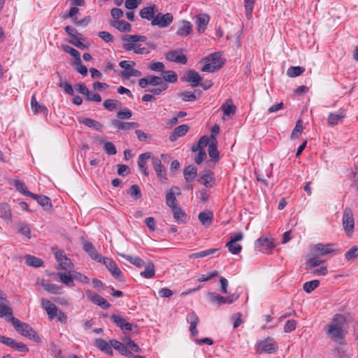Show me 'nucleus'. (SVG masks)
Wrapping results in <instances>:
<instances>
[{
    "label": "nucleus",
    "instance_id": "c9c22d12",
    "mask_svg": "<svg viewBox=\"0 0 358 358\" xmlns=\"http://www.w3.org/2000/svg\"><path fill=\"white\" fill-rule=\"evenodd\" d=\"M41 285L47 292L51 294H59L61 292L60 287L50 282L48 280H42Z\"/></svg>",
    "mask_w": 358,
    "mask_h": 358
},
{
    "label": "nucleus",
    "instance_id": "cd10ccee",
    "mask_svg": "<svg viewBox=\"0 0 358 358\" xmlns=\"http://www.w3.org/2000/svg\"><path fill=\"white\" fill-rule=\"evenodd\" d=\"M57 276L60 281L66 286L69 287L75 286L72 271H66L64 273H57Z\"/></svg>",
    "mask_w": 358,
    "mask_h": 358
},
{
    "label": "nucleus",
    "instance_id": "412c9836",
    "mask_svg": "<svg viewBox=\"0 0 358 358\" xmlns=\"http://www.w3.org/2000/svg\"><path fill=\"white\" fill-rule=\"evenodd\" d=\"M111 123L118 130H131L139 127V124L136 122H123L117 120H113Z\"/></svg>",
    "mask_w": 358,
    "mask_h": 358
},
{
    "label": "nucleus",
    "instance_id": "473e14b6",
    "mask_svg": "<svg viewBox=\"0 0 358 358\" xmlns=\"http://www.w3.org/2000/svg\"><path fill=\"white\" fill-rule=\"evenodd\" d=\"M110 343L112 348H113L115 350H117L121 355L129 356L130 355V352L127 350L124 342L122 343L117 340L112 339L110 340Z\"/></svg>",
    "mask_w": 358,
    "mask_h": 358
},
{
    "label": "nucleus",
    "instance_id": "0e129e2a",
    "mask_svg": "<svg viewBox=\"0 0 358 358\" xmlns=\"http://www.w3.org/2000/svg\"><path fill=\"white\" fill-rule=\"evenodd\" d=\"M210 296L211 301L213 303H217V305L220 306L225 303L224 297L220 296V294L215 293V292H210L208 294Z\"/></svg>",
    "mask_w": 358,
    "mask_h": 358
},
{
    "label": "nucleus",
    "instance_id": "bb28decb",
    "mask_svg": "<svg viewBox=\"0 0 358 358\" xmlns=\"http://www.w3.org/2000/svg\"><path fill=\"white\" fill-rule=\"evenodd\" d=\"M313 251L317 252L320 255L324 256L334 251V245L331 243H317L314 246Z\"/></svg>",
    "mask_w": 358,
    "mask_h": 358
},
{
    "label": "nucleus",
    "instance_id": "e2e57ef3",
    "mask_svg": "<svg viewBox=\"0 0 358 358\" xmlns=\"http://www.w3.org/2000/svg\"><path fill=\"white\" fill-rule=\"evenodd\" d=\"M73 65L76 66V71L80 73L82 76H85L87 75V69L85 65L82 64L81 59L78 61H74Z\"/></svg>",
    "mask_w": 358,
    "mask_h": 358
},
{
    "label": "nucleus",
    "instance_id": "5fc2aeb1",
    "mask_svg": "<svg viewBox=\"0 0 358 358\" xmlns=\"http://www.w3.org/2000/svg\"><path fill=\"white\" fill-rule=\"evenodd\" d=\"M255 0H244L246 17L250 20L252 17V13Z\"/></svg>",
    "mask_w": 358,
    "mask_h": 358
},
{
    "label": "nucleus",
    "instance_id": "ddd939ff",
    "mask_svg": "<svg viewBox=\"0 0 358 358\" xmlns=\"http://www.w3.org/2000/svg\"><path fill=\"white\" fill-rule=\"evenodd\" d=\"M182 80L192 83L193 87L199 86L201 80L200 75L194 70H189L182 78Z\"/></svg>",
    "mask_w": 358,
    "mask_h": 358
},
{
    "label": "nucleus",
    "instance_id": "f704fd0d",
    "mask_svg": "<svg viewBox=\"0 0 358 358\" xmlns=\"http://www.w3.org/2000/svg\"><path fill=\"white\" fill-rule=\"evenodd\" d=\"M201 93L200 90H194V92L185 91L180 93L179 96L183 101H194L199 97Z\"/></svg>",
    "mask_w": 358,
    "mask_h": 358
},
{
    "label": "nucleus",
    "instance_id": "20e7f679",
    "mask_svg": "<svg viewBox=\"0 0 358 358\" xmlns=\"http://www.w3.org/2000/svg\"><path fill=\"white\" fill-rule=\"evenodd\" d=\"M342 224L347 236L350 237L354 232L355 220L350 208L346 207L343 210Z\"/></svg>",
    "mask_w": 358,
    "mask_h": 358
},
{
    "label": "nucleus",
    "instance_id": "6e6552de",
    "mask_svg": "<svg viewBox=\"0 0 358 358\" xmlns=\"http://www.w3.org/2000/svg\"><path fill=\"white\" fill-rule=\"evenodd\" d=\"M55 255L61 269L65 271L73 270L74 267L73 264L71 262V259L66 256L63 251H57L55 252Z\"/></svg>",
    "mask_w": 358,
    "mask_h": 358
},
{
    "label": "nucleus",
    "instance_id": "49530a36",
    "mask_svg": "<svg viewBox=\"0 0 358 358\" xmlns=\"http://www.w3.org/2000/svg\"><path fill=\"white\" fill-rule=\"evenodd\" d=\"M164 82L174 83L178 80V76L173 71H163V78Z\"/></svg>",
    "mask_w": 358,
    "mask_h": 358
},
{
    "label": "nucleus",
    "instance_id": "6ab92c4d",
    "mask_svg": "<svg viewBox=\"0 0 358 358\" xmlns=\"http://www.w3.org/2000/svg\"><path fill=\"white\" fill-rule=\"evenodd\" d=\"M189 129V127L187 124H181L176 127L169 136V140L171 142L176 141L178 137L185 136L188 132Z\"/></svg>",
    "mask_w": 358,
    "mask_h": 358
},
{
    "label": "nucleus",
    "instance_id": "c85d7f7f",
    "mask_svg": "<svg viewBox=\"0 0 358 358\" xmlns=\"http://www.w3.org/2000/svg\"><path fill=\"white\" fill-rule=\"evenodd\" d=\"M78 122L99 131H102L103 128V125L101 123L91 118L81 117L78 119Z\"/></svg>",
    "mask_w": 358,
    "mask_h": 358
},
{
    "label": "nucleus",
    "instance_id": "f03ea898",
    "mask_svg": "<svg viewBox=\"0 0 358 358\" xmlns=\"http://www.w3.org/2000/svg\"><path fill=\"white\" fill-rule=\"evenodd\" d=\"M201 62L205 63L201 68L203 72L213 73L222 67L225 59L222 57L221 52H215L203 58Z\"/></svg>",
    "mask_w": 358,
    "mask_h": 358
},
{
    "label": "nucleus",
    "instance_id": "f257e3e1",
    "mask_svg": "<svg viewBox=\"0 0 358 358\" xmlns=\"http://www.w3.org/2000/svg\"><path fill=\"white\" fill-rule=\"evenodd\" d=\"M345 318L341 314L334 315L331 322L327 327V335L331 340L342 343L343 341V324Z\"/></svg>",
    "mask_w": 358,
    "mask_h": 358
},
{
    "label": "nucleus",
    "instance_id": "423d86ee",
    "mask_svg": "<svg viewBox=\"0 0 358 358\" xmlns=\"http://www.w3.org/2000/svg\"><path fill=\"white\" fill-rule=\"evenodd\" d=\"M173 16L171 13H167L163 14L158 13L155 17L152 19L151 24L152 26H158L159 28H166L173 22Z\"/></svg>",
    "mask_w": 358,
    "mask_h": 358
},
{
    "label": "nucleus",
    "instance_id": "09e8293b",
    "mask_svg": "<svg viewBox=\"0 0 358 358\" xmlns=\"http://www.w3.org/2000/svg\"><path fill=\"white\" fill-rule=\"evenodd\" d=\"M171 209L173 211L174 219L176 220L178 222H183L185 221L186 215L182 210V209L178 206L173 208Z\"/></svg>",
    "mask_w": 358,
    "mask_h": 358
},
{
    "label": "nucleus",
    "instance_id": "e433bc0d",
    "mask_svg": "<svg viewBox=\"0 0 358 358\" xmlns=\"http://www.w3.org/2000/svg\"><path fill=\"white\" fill-rule=\"evenodd\" d=\"M111 25L121 32H129L131 29V24L124 20H115Z\"/></svg>",
    "mask_w": 358,
    "mask_h": 358
},
{
    "label": "nucleus",
    "instance_id": "4d7b16f0",
    "mask_svg": "<svg viewBox=\"0 0 358 358\" xmlns=\"http://www.w3.org/2000/svg\"><path fill=\"white\" fill-rule=\"evenodd\" d=\"M124 342L126 344V347L127 348V350H129V352H140L141 349L139 348L138 345L135 343L134 341H132L129 338H127L124 340Z\"/></svg>",
    "mask_w": 358,
    "mask_h": 358
},
{
    "label": "nucleus",
    "instance_id": "13d9d810",
    "mask_svg": "<svg viewBox=\"0 0 358 358\" xmlns=\"http://www.w3.org/2000/svg\"><path fill=\"white\" fill-rule=\"evenodd\" d=\"M149 83L150 85L152 86H160L164 85H167L166 82L164 81V79L162 77L156 76H148Z\"/></svg>",
    "mask_w": 358,
    "mask_h": 358
},
{
    "label": "nucleus",
    "instance_id": "bf43d9fd",
    "mask_svg": "<svg viewBox=\"0 0 358 358\" xmlns=\"http://www.w3.org/2000/svg\"><path fill=\"white\" fill-rule=\"evenodd\" d=\"M358 257V246L355 245L352 247L345 254V258L347 261H350Z\"/></svg>",
    "mask_w": 358,
    "mask_h": 358
},
{
    "label": "nucleus",
    "instance_id": "774afa93",
    "mask_svg": "<svg viewBox=\"0 0 358 358\" xmlns=\"http://www.w3.org/2000/svg\"><path fill=\"white\" fill-rule=\"evenodd\" d=\"M59 87H62L64 91L69 95L73 96L74 91L71 85L67 82L60 81L58 84Z\"/></svg>",
    "mask_w": 358,
    "mask_h": 358
},
{
    "label": "nucleus",
    "instance_id": "f8f14e48",
    "mask_svg": "<svg viewBox=\"0 0 358 358\" xmlns=\"http://www.w3.org/2000/svg\"><path fill=\"white\" fill-rule=\"evenodd\" d=\"M166 59L170 62L185 64L187 62V57L182 53L181 50H171L166 54Z\"/></svg>",
    "mask_w": 358,
    "mask_h": 358
},
{
    "label": "nucleus",
    "instance_id": "1a4fd4ad",
    "mask_svg": "<svg viewBox=\"0 0 358 358\" xmlns=\"http://www.w3.org/2000/svg\"><path fill=\"white\" fill-rule=\"evenodd\" d=\"M85 294L88 299H90L93 303L100 306L101 308L106 310L110 308V304L101 296L90 289L86 290Z\"/></svg>",
    "mask_w": 358,
    "mask_h": 358
},
{
    "label": "nucleus",
    "instance_id": "dca6fc26",
    "mask_svg": "<svg viewBox=\"0 0 358 358\" xmlns=\"http://www.w3.org/2000/svg\"><path fill=\"white\" fill-rule=\"evenodd\" d=\"M217 141L215 136H210V142L209 143L208 152L209 157L213 162H218L220 159L219 152L217 148Z\"/></svg>",
    "mask_w": 358,
    "mask_h": 358
},
{
    "label": "nucleus",
    "instance_id": "a211bd4d",
    "mask_svg": "<svg viewBox=\"0 0 358 358\" xmlns=\"http://www.w3.org/2000/svg\"><path fill=\"white\" fill-rule=\"evenodd\" d=\"M30 197L36 199L37 203L41 205L45 210H49L52 208L51 200L48 196L33 193L30 194Z\"/></svg>",
    "mask_w": 358,
    "mask_h": 358
},
{
    "label": "nucleus",
    "instance_id": "de8ad7c7",
    "mask_svg": "<svg viewBox=\"0 0 358 358\" xmlns=\"http://www.w3.org/2000/svg\"><path fill=\"white\" fill-rule=\"evenodd\" d=\"M320 285V281L318 280H313L311 281L306 282L303 284V290L307 293L312 292Z\"/></svg>",
    "mask_w": 358,
    "mask_h": 358
},
{
    "label": "nucleus",
    "instance_id": "8fccbe9b",
    "mask_svg": "<svg viewBox=\"0 0 358 358\" xmlns=\"http://www.w3.org/2000/svg\"><path fill=\"white\" fill-rule=\"evenodd\" d=\"M166 205L171 208L177 207V199L174 193L172 192H168L166 194Z\"/></svg>",
    "mask_w": 358,
    "mask_h": 358
},
{
    "label": "nucleus",
    "instance_id": "4be33fe9",
    "mask_svg": "<svg viewBox=\"0 0 358 358\" xmlns=\"http://www.w3.org/2000/svg\"><path fill=\"white\" fill-rule=\"evenodd\" d=\"M31 107L34 113H41L43 115L48 114V110L47 107L44 104L40 103L37 101L35 94L31 96Z\"/></svg>",
    "mask_w": 358,
    "mask_h": 358
},
{
    "label": "nucleus",
    "instance_id": "603ef678",
    "mask_svg": "<svg viewBox=\"0 0 358 358\" xmlns=\"http://www.w3.org/2000/svg\"><path fill=\"white\" fill-rule=\"evenodd\" d=\"M120 76L124 78H129L133 77H140L141 72L139 70L135 69H131L129 71H123L120 73Z\"/></svg>",
    "mask_w": 358,
    "mask_h": 358
},
{
    "label": "nucleus",
    "instance_id": "a18cd8bd",
    "mask_svg": "<svg viewBox=\"0 0 358 358\" xmlns=\"http://www.w3.org/2000/svg\"><path fill=\"white\" fill-rule=\"evenodd\" d=\"M305 69L301 66H291L287 69V74L290 78H294L301 75Z\"/></svg>",
    "mask_w": 358,
    "mask_h": 358
},
{
    "label": "nucleus",
    "instance_id": "4c0bfd02",
    "mask_svg": "<svg viewBox=\"0 0 358 358\" xmlns=\"http://www.w3.org/2000/svg\"><path fill=\"white\" fill-rule=\"evenodd\" d=\"M122 41L125 43H137L138 42H144L146 41L147 37L145 36L141 35H129L124 34L122 36Z\"/></svg>",
    "mask_w": 358,
    "mask_h": 358
},
{
    "label": "nucleus",
    "instance_id": "f3484780",
    "mask_svg": "<svg viewBox=\"0 0 358 358\" xmlns=\"http://www.w3.org/2000/svg\"><path fill=\"white\" fill-rule=\"evenodd\" d=\"M187 320L189 323V331L192 336L198 334L196 326L199 322V318L194 312L190 313L187 317Z\"/></svg>",
    "mask_w": 358,
    "mask_h": 358
},
{
    "label": "nucleus",
    "instance_id": "a878e982",
    "mask_svg": "<svg viewBox=\"0 0 358 358\" xmlns=\"http://www.w3.org/2000/svg\"><path fill=\"white\" fill-rule=\"evenodd\" d=\"M192 30L191 23L187 20H181L178 24V29L176 34L180 36H188Z\"/></svg>",
    "mask_w": 358,
    "mask_h": 358
},
{
    "label": "nucleus",
    "instance_id": "9d476101",
    "mask_svg": "<svg viewBox=\"0 0 358 358\" xmlns=\"http://www.w3.org/2000/svg\"><path fill=\"white\" fill-rule=\"evenodd\" d=\"M152 164L156 172L157 178L162 183H164L165 180H167V175L161 159L157 157H152Z\"/></svg>",
    "mask_w": 358,
    "mask_h": 358
},
{
    "label": "nucleus",
    "instance_id": "58836bf2",
    "mask_svg": "<svg viewBox=\"0 0 358 358\" xmlns=\"http://www.w3.org/2000/svg\"><path fill=\"white\" fill-rule=\"evenodd\" d=\"M123 48L126 51H130L131 50H134V52L135 54H144L147 52L145 51V48H139V45L138 43H124L122 45Z\"/></svg>",
    "mask_w": 358,
    "mask_h": 358
},
{
    "label": "nucleus",
    "instance_id": "2eb2a0df",
    "mask_svg": "<svg viewBox=\"0 0 358 358\" xmlns=\"http://www.w3.org/2000/svg\"><path fill=\"white\" fill-rule=\"evenodd\" d=\"M41 306L45 310L50 320L54 319L57 316V308L50 300L45 298L41 299Z\"/></svg>",
    "mask_w": 358,
    "mask_h": 358
},
{
    "label": "nucleus",
    "instance_id": "79ce46f5",
    "mask_svg": "<svg viewBox=\"0 0 358 358\" xmlns=\"http://www.w3.org/2000/svg\"><path fill=\"white\" fill-rule=\"evenodd\" d=\"M221 108L224 115L230 116L236 112V106L231 103V101L229 99L227 100Z\"/></svg>",
    "mask_w": 358,
    "mask_h": 358
},
{
    "label": "nucleus",
    "instance_id": "338daca9",
    "mask_svg": "<svg viewBox=\"0 0 358 358\" xmlns=\"http://www.w3.org/2000/svg\"><path fill=\"white\" fill-rule=\"evenodd\" d=\"M68 42L81 50L88 48V46L86 44L83 43L80 40L78 39L76 37H71V39H69Z\"/></svg>",
    "mask_w": 358,
    "mask_h": 358
},
{
    "label": "nucleus",
    "instance_id": "7ed1b4c3",
    "mask_svg": "<svg viewBox=\"0 0 358 358\" xmlns=\"http://www.w3.org/2000/svg\"><path fill=\"white\" fill-rule=\"evenodd\" d=\"M10 321L12 322L15 329L21 335L28 337L38 343L41 341L40 337L29 324L22 322L20 320L13 317H11Z\"/></svg>",
    "mask_w": 358,
    "mask_h": 358
},
{
    "label": "nucleus",
    "instance_id": "393cba45",
    "mask_svg": "<svg viewBox=\"0 0 358 358\" xmlns=\"http://www.w3.org/2000/svg\"><path fill=\"white\" fill-rule=\"evenodd\" d=\"M210 17L208 15H199L196 16V25L199 33H203L209 22Z\"/></svg>",
    "mask_w": 358,
    "mask_h": 358
},
{
    "label": "nucleus",
    "instance_id": "864d4df0",
    "mask_svg": "<svg viewBox=\"0 0 358 358\" xmlns=\"http://www.w3.org/2000/svg\"><path fill=\"white\" fill-rule=\"evenodd\" d=\"M129 194L136 200L140 199L142 196L141 189L138 185H132L129 188Z\"/></svg>",
    "mask_w": 358,
    "mask_h": 358
},
{
    "label": "nucleus",
    "instance_id": "0eeeda50",
    "mask_svg": "<svg viewBox=\"0 0 358 358\" xmlns=\"http://www.w3.org/2000/svg\"><path fill=\"white\" fill-rule=\"evenodd\" d=\"M111 320L124 331H132L134 328L138 331V326L127 322L124 318L118 315L113 314L110 316Z\"/></svg>",
    "mask_w": 358,
    "mask_h": 358
},
{
    "label": "nucleus",
    "instance_id": "2f4dec72",
    "mask_svg": "<svg viewBox=\"0 0 358 358\" xmlns=\"http://www.w3.org/2000/svg\"><path fill=\"white\" fill-rule=\"evenodd\" d=\"M198 218L202 225L206 227H208L212 224L213 213L210 210L201 212L199 214Z\"/></svg>",
    "mask_w": 358,
    "mask_h": 358
},
{
    "label": "nucleus",
    "instance_id": "a19ab883",
    "mask_svg": "<svg viewBox=\"0 0 358 358\" xmlns=\"http://www.w3.org/2000/svg\"><path fill=\"white\" fill-rule=\"evenodd\" d=\"M27 265L34 268H39L43 265L42 259L32 255H27L25 257Z\"/></svg>",
    "mask_w": 358,
    "mask_h": 358
},
{
    "label": "nucleus",
    "instance_id": "39448f33",
    "mask_svg": "<svg viewBox=\"0 0 358 358\" xmlns=\"http://www.w3.org/2000/svg\"><path fill=\"white\" fill-rule=\"evenodd\" d=\"M278 349V345L273 338L268 337L266 339L258 341L256 344V350L258 352L271 353Z\"/></svg>",
    "mask_w": 358,
    "mask_h": 358
},
{
    "label": "nucleus",
    "instance_id": "680f3d73",
    "mask_svg": "<svg viewBox=\"0 0 358 358\" xmlns=\"http://www.w3.org/2000/svg\"><path fill=\"white\" fill-rule=\"evenodd\" d=\"M13 315V310L10 307L3 303H0V317H3L4 316L9 317L11 318Z\"/></svg>",
    "mask_w": 358,
    "mask_h": 358
},
{
    "label": "nucleus",
    "instance_id": "4468645a",
    "mask_svg": "<svg viewBox=\"0 0 358 358\" xmlns=\"http://www.w3.org/2000/svg\"><path fill=\"white\" fill-rule=\"evenodd\" d=\"M255 246L259 251L264 252L271 250L275 247L272 239L266 237L259 238L255 243Z\"/></svg>",
    "mask_w": 358,
    "mask_h": 358
},
{
    "label": "nucleus",
    "instance_id": "37998d69",
    "mask_svg": "<svg viewBox=\"0 0 358 358\" xmlns=\"http://www.w3.org/2000/svg\"><path fill=\"white\" fill-rule=\"evenodd\" d=\"M120 256L126 259L131 264L135 265L136 267L141 268L144 266V261L138 257H131L124 254H120Z\"/></svg>",
    "mask_w": 358,
    "mask_h": 358
},
{
    "label": "nucleus",
    "instance_id": "b1692460",
    "mask_svg": "<svg viewBox=\"0 0 358 358\" xmlns=\"http://www.w3.org/2000/svg\"><path fill=\"white\" fill-rule=\"evenodd\" d=\"M198 181L205 185L206 187H210V182L215 181L214 174L212 171L205 170L199 173Z\"/></svg>",
    "mask_w": 358,
    "mask_h": 358
},
{
    "label": "nucleus",
    "instance_id": "c03bdc74",
    "mask_svg": "<svg viewBox=\"0 0 358 358\" xmlns=\"http://www.w3.org/2000/svg\"><path fill=\"white\" fill-rule=\"evenodd\" d=\"M323 262L324 261L320 259V258L317 256L310 257L306 263V269L320 266Z\"/></svg>",
    "mask_w": 358,
    "mask_h": 358
},
{
    "label": "nucleus",
    "instance_id": "69168bd1",
    "mask_svg": "<svg viewBox=\"0 0 358 358\" xmlns=\"http://www.w3.org/2000/svg\"><path fill=\"white\" fill-rule=\"evenodd\" d=\"M15 187L17 191L20 192L24 195L30 196V194H32L27 189L24 183L20 180L15 181Z\"/></svg>",
    "mask_w": 358,
    "mask_h": 358
},
{
    "label": "nucleus",
    "instance_id": "72a5a7b5",
    "mask_svg": "<svg viewBox=\"0 0 358 358\" xmlns=\"http://www.w3.org/2000/svg\"><path fill=\"white\" fill-rule=\"evenodd\" d=\"M185 180L187 182H192L197 176V169L192 165L187 166L183 171Z\"/></svg>",
    "mask_w": 358,
    "mask_h": 358
},
{
    "label": "nucleus",
    "instance_id": "3c124183",
    "mask_svg": "<svg viewBox=\"0 0 358 358\" xmlns=\"http://www.w3.org/2000/svg\"><path fill=\"white\" fill-rule=\"evenodd\" d=\"M303 129V122L301 120H299L292 132L291 138L294 139L298 138L301 134Z\"/></svg>",
    "mask_w": 358,
    "mask_h": 358
},
{
    "label": "nucleus",
    "instance_id": "9b49d317",
    "mask_svg": "<svg viewBox=\"0 0 358 358\" xmlns=\"http://www.w3.org/2000/svg\"><path fill=\"white\" fill-rule=\"evenodd\" d=\"M101 262L106 266L113 277L118 280H121L122 271L113 259L104 257Z\"/></svg>",
    "mask_w": 358,
    "mask_h": 358
},
{
    "label": "nucleus",
    "instance_id": "052dcab7",
    "mask_svg": "<svg viewBox=\"0 0 358 358\" xmlns=\"http://www.w3.org/2000/svg\"><path fill=\"white\" fill-rule=\"evenodd\" d=\"M62 49L65 52L69 53L71 56H73L75 59L74 61L80 59V52L73 48L69 45H63Z\"/></svg>",
    "mask_w": 358,
    "mask_h": 358
},
{
    "label": "nucleus",
    "instance_id": "6e6d98bb",
    "mask_svg": "<svg viewBox=\"0 0 358 358\" xmlns=\"http://www.w3.org/2000/svg\"><path fill=\"white\" fill-rule=\"evenodd\" d=\"M217 250H218L217 248L208 249V250H203V251H201V252H199L196 253H194V254L191 255L189 257L191 258H202V257H205L208 255H213Z\"/></svg>",
    "mask_w": 358,
    "mask_h": 358
},
{
    "label": "nucleus",
    "instance_id": "5701e85b",
    "mask_svg": "<svg viewBox=\"0 0 358 358\" xmlns=\"http://www.w3.org/2000/svg\"><path fill=\"white\" fill-rule=\"evenodd\" d=\"M155 9L156 6L155 4L150 5L143 8L140 12L139 15L143 19L152 21V19L155 17Z\"/></svg>",
    "mask_w": 358,
    "mask_h": 358
},
{
    "label": "nucleus",
    "instance_id": "7c9ffc66",
    "mask_svg": "<svg viewBox=\"0 0 358 358\" xmlns=\"http://www.w3.org/2000/svg\"><path fill=\"white\" fill-rule=\"evenodd\" d=\"M95 345L101 351L105 352L108 355H113V350L110 341L109 343H108L103 339L98 338L95 341Z\"/></svg>",
    "mask_w": 358,
    "mask_h": 358
},
{
    "label": "nucleus",
    "instance_id": "ea45409f",
    "mask_svg": "<svg viewBox=\"0 0 358 358\" xmlns=\"http://www.w3.org/2000/svg\"><path fill=\"white\" fill-rule=\"evenodd\" d=\"M155 274V265L152 262H149L143 271L141 272V275L145 278H151Z\"/></svg>",
    "mask_w": 358,
    "mask_h": 358
},
{
    "label": "nucleus",
    "instance_id": "aec40b11",
    "mask_svg": "<svg viewBox=\"0 0 358 358\" xmlns=\"http://www.w3.org/2000/svg\"><path fill=\"white\" fill-rule=\"evenodd\" d=\"M345 117V110L340 108L337 113H329L327 119L328 124L331 126H336L338 122H342Z\"/></svg>",
    "mask_w": 358,
    "mask_h": 358
},
{
    "label": "nucleus",
    "instance_id": "c756f323",
    "mask_svg": "<svg viewBox=\"0 0 358 358\" xmlns=\"http://www.w3.org/2000/svg\"><path fill=\"white\" fill-rule=\"evenodd\" d=\"M152 156V153L150 152H145L141 154L138 157V166L141 170V171L146 176H148L149 173L148 171V169L145 166L146 160L150 159Z\"/></svg>",
    "mask_w": 358,
    "mask_h": 358
}]
</instances>
